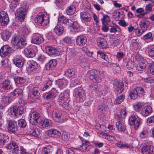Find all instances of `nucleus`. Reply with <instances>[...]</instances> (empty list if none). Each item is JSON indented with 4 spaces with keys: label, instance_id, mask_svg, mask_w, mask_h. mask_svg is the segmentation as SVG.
Segmentation results:
<instances>
[{
    "label": "nucleus",
    "instance_id": "obj_1",
    "mask_svg": "<svg viewBox=\"0 0 154 154\" xmlns=\"http://www.w3.org/2000/svg\"><path fill=\"white\" fill-rule=\"evenodd\" d=\"M90 79L94 83H99L102 81V78L100 72L97 70L92 69L88 71L87 73Z\"/></svg>",
    "mask_w": 154,
    "mask_h": 154
},
{
    "label": "nucleus",
    "instance_id": "obj_2",
    "mask_svg": "<svg viewBox=\"0 0 154 154\" xmlns=\"http://www.w3.org/2000/svg\"><path fill=\"white\" fill-rule=\"evenodd\" d=\"M36 23L40 26H45L47 25L49 22L48 16L43 14H38L35 19Z\"/></svg>",
    "mask_w": 154,
    "mask_h": 154
},
{
    "label": "nucleus",
    "instance_id": "obj_3",
    "mask_svg": "<svg viewBox=\"0 0 154 154\" xmlns=\"http://www.w3.org/2000/svg\"><path fill=\"white\" fill-rule=\"evenodd\" d=\"M11 43L15 46L20 48H22L27 45L26 39L20 36H14L11 40Z\"/></svg>",
    "mask_w": 154,
    "mask_h": 154
},
{
    "label": "nucleus",
    "instance_id": "obj_4",
    "mask_svg": "<svg viewBox=\"0 0 154 154\" xmlns=\"http://www.w3.org/2000/svg\"><path fill=\"white\" fill-rule=\"evenodd\" d=\"M142 123V119L137 115L132 114L129 117V124L131 125H134L135 129H137Z\"/></svg>",
    "mask_w": 154,
    "mask_h": 154
},
{
    "label": "nucleus",
    "instance_id": "obj_5",
    "mask_svg": "<svg viewBox=\"0 0 154 154\" xmlns=\"http://www.w3.org/2000/svg\"><path fill=\"white\" fill-rule=\"evenodd\" d=\"M29 122L34 125H37L41 120L40 114L36 112H31L29 115Z\"/></svg>",
    "mask_w": 154,
    "mask_h": 154
},
{
    "label": "nucleus",
    "instance_id": "obj_6",
    "mask_svg": "<svg viewBox=\"0 0 154 154\" xmlns=\"http://www.w3.org/2000/svg\"><path fill=\"white\" fill-rule=\"evenodd\" d=\"M11 113L14 116L18 117L23 113V107L22 106H18L16 105H13L11 108Z\"/></svg>",
    "mask_w": 154,
    "mask_h": 154
},
{
    "label": "nucleus",
    "instance_id": "obj_7",
    "mask_svg": "<svg viewBox=\"0 0 154 154\" xmlns=\"http://www.w3.org/2000/svg\"><path fill=\"white\" fill-rule=\"evenodd\" d=\"M75 95L78 102H82L85 99V91L81 88H76Z\"/></svg>",
    "mask_w": 154,
    "mask_h": 154
},
{
    "label": "nucleus",
    "instance_id": "obj_8",
    "mask_svg": "<svg viewBox=\"0 0 154 154\" xmlns=\"http://www.w3.org/2000/svg\"><path fill=\"white\" fill-rule=\"evenodd\" d=\"M27 9L25 8H21L16 11L17 19L20 21L24 20L26 16Z\"/></svg>",
    "mask_w": 154,
    "mask_h": 154
},
{
    "label": "nucleus",
    "instance_id": "obj_9",
    "mask_svg": "<svg viewBox=\"0 0 154 154\" xmlns=\"http://www.w3.org/2000/svg\"><path fill=\"white\" fill-rule=\"evenodd\" d=\"M7 149L10 150L13 154H17L19 152V148L17 143L12 141L6 147Z\"/></svg>",
    "mask_w": 154,
    "mask_h": 154
},
{
    "label": "nucleus",
    "instance_id": "obj_10",
    "mask_svg": "<svg viewBox=\"0 0 154 154\" xmlns=\"http://www.w3.org/2000/svg\"><path fill=\"white\" fill-rule=\"evenodd\" d=\"M139 55L137 54L136 56V59L138 61L141 60L142 61L137 66L136 69L139 71H141L146 68L147 64L148 63L147 62L148 60H143L142 61L143 59L142 58V59L139 58Z\"/></svg>",
    "mask_w": 154,
    "mask_h": 154
},
{
    "label": "nucleus",
    "instance_id": "obj_11",
    "mask_svg": "<svg viewBox=\"0 0 154 154\" xmlns=\"http://www.w3.org/2000/svg\"><path fill=\"white\" fill-rule=\"evenodd\" d=\"M116 118L117 119L118 121L116 123V127L119 131L124 132L126 129L125 125L121 121V117L119 115H116Z\"/></svg>",
    "mask_w": 154,
    "mask_h": 154
},
{
    "label": "nucleus",
    "instance_id": "obj_12",
    "mask_svg": "<svg viewBox=\"0 0 154 154\" xmlns=\"http://www.w3.org/2000/svg\"><path fill=\"white\" fill-rule=\"evenodd\" d=\"M11 51V48L9 45H4L0 49V55L2 57H5L10 54Z\"/></svg>",
    "mask_w": 154,
    "mask_h": 154
},
{
    "label": "nucleus",
    "instance_id": "obj_13",
    "mask_svg": "<svg viewBox=\"0 0 154 154\" xmlns=\"http://www.w3.org/2000/svg\"><path fill=\"white\" fill-rule=\"evenodd\" d=\"M87 42V38L84 35H81L77 36L76 38V45L79 46H85Z\"/></svg>",
    "mask_w": 154,
    "mask_h": 154
},
{
    "label": "nucleus",
    "instance_id": "obj_14",
    "mask_svg": "<svg viewBox=\"0 0 154 154\" xmlns=\"http://www.w3.org/2000/svg\"><path fill=\"white\" fill-rule=\"evenodd\" d=\"M41 89L40 86L38 85L37 87H34L32 89L31 97L33 100H35L40 96Z\"/></svg>",
    "mask_w": 154,
    "mask_h": 154
},
{
    "label": "nucleus",
    "instance_id": "obj_15",
    "mask_svg": "<svg viewBox=\"0 0 154 154\" xmlns=\"http://www.w3.org/2000/svg\"><path fill=\"white\" fill-rule=\"evenodd\" d=\"M45 49L47 52L50 56H57L60 54V51L57 49L53 47L47 46Z\"/></svg>",
    "mask_w": 154,
    "mask_h": 154
},
{
    "label": "nucleus",
    "instance_id": "obj_16",
    "mask_svg": "<svg viewBox=\"0 0 154 154\" xmlns=\"http://www.w3.org/2000/svg\"><path fill=\"white\" fill-rule=\"evenodd\" d=\"M44 41V38L40 34H35L31 40V42L34 44L39 45L42 43Z\"/></svg>",
    "mask_w": 154,
    "mask_h": 154
},
{
    "label": "nucleus",
    "instance_id": "obj_17",
    "mask_svg": "<svg viewBox=\"0 0 154 154\" xmlns=\"http://www.w3.org/2000/svg\"><path fill=\"white\" fill-rule=\"evenodd\" d=\"M24 54L27 57L32 58L35 56V52L32 48L30 47L24 49Z\"/></svg>",
    "mask_w": 154,
    "mask_h": 154
},
{
    "label": "nucleus",
    "instance_id": "obj_18",
    "mask_svg": "<svg viewBox=\"0 0 154 154\" xmlns=\"http://www.w3.org/2000/svg\"><path fill=\"white\" fill-rule=\"evenodd\" d=\"M40 125L41 128H48L52 125V122L48 119H44L40 121Z\"/></svg>",
    "mask_w": 154,
    "mask_h": 154
},
{
    "label": "nucleus",
    "instance_id": "obj_19",
    "mask_svg": "<svg viewBox=\"0 0 154 154\" xmlns=\"http://www.w3.org/2000/svg\"><path fill=\"white\" fill-rule=\"evenodd\" d=\"M81 140L82 144V146L80 147V149L83 151H89L91 147L89 142L83 139H81Z\"/></svg>",
    "mask_w": 154,
    "mask_h": 154
},
{
    "label": "nucleus",
    "instance_id": "obj_20",
    "mask_svg": "<svg viewBox=\"0 0 154 154\" xmlns=\"http://www.w3.org/2000/svg\"><path fill=\"white\" fill-rule=\"evenodd\" d=\"M17 123L13 120L9 121L8 129V131L12 132H15L17 129Z\"/></svg>",
    "mask_w": 154,
    "mask_h": 154
},
{
    "label": "nucleus",
    "instance_id": "obj_21",
    "mask_svg": "<svg viewBox=\"0 0 154 154\" xmlns=\"http://www.w3.org/2000/svg\"><path fill=\"white\" fill-rule=\"evenodd\" d=\"M69 20L72 21V23L71 26V30L75 33L78 32L80 30V25L77 21L74 22V20L72 17H71Z\"/></svg>",
    "mask_w": 154,
    "mask_h": 154
},
{
    "label": "nucleus",
    "instance_id": "obj_22",
    "mask_svg": "<svg viewBox=\"0 0 154 154\" xmlns=\"http://www.w3.org/2000/svg\"><path fill=\"white\" fill-rule=\"evenodd\" d=\"M97 41V44L100 47L103 49L107 48L108 44L105 39L103 38L98 37Z\"/></svg>",
    "mask_w": 154,
    "mask_h": 154
},
{
    "label": "nucleus",
    "instance_id": "obj_23",
    "mask_svg": "<svg viewBox=\"0 0 154 154\" xmlns=\"http://www.w3.org/2000/svg\"><path fill=\"white\" fill-rule=\"evenodd\" d=\"M57 92V90L55 89L54 88H52L51 91L46 94V99H53L56 96Z\"/></svg>",
    "mask_w": 154,
    "mask_h": 154
},
{
    "label": "nucleus",
    "instance_id": "obj_24",
    "mask_svg": "<svg viewBox=\"0 0 154 154\" xmlns=\"http://www.w3.org/2000/svg\"><path fill=\"white\" fill-rule=\"evenodd\" d=\"M107 25L111 27L110 29V32L111 33H115L116 32H119L121 29L118 26L112 22H109Z\"/></svg>",
    "mask_w": 154,
    "mask_h": 154
},
{
    "label": "nucleus",
    "instance_id": "obj_25",
    "mask_svg": "<svg viewBox=\"0 0 154 154\" xmlns=\"http://www.w3.org/2000/svg\"><path fill=\"white\" fill-rule=\"evenodd\" d=\"M57 63L56 60L51 59L50 60L46 65V67L48 70H51L56 66Z\"/></svg>",
    "mask_w": 154,
    "mask_h": 154
},
{
    "label": "nucleus",
    "instance_id": "obj_26",
    "mask_svg": "<svg viewBox=\"0 0 154 154\" xmlns=\"http://www.w3.org/2000/svg\"><path fill=\"white\" fill-rule=\"evenodd\" d=\"M55 85L60 89L65 87L67 85V81L64 79H58L55 83Z\"/></svg>",
    "mask_w": 154,
    "mask_h": 154
},
{
    "label": "nucleus",
    "instance_id": "obj_27",
    "mask_svg": "<svg viewBox=\"0 0 154 154\" xmlns=\"http://www.w3.org/2000/svg\"><path fill=\"white\" fill-rule=\"evenodd\" d=\"M28 69L30 71H33L36 69L38 67L37 63L32 60H28L27 63Z\"/></svg>",
    "mask_w": 154,
    "mask_h": 154
},
{
    "label": "nucleus",
    "instance_id": "obj_28",
    "mask_svg": "<svg viewBox=\"0 0 154 154\" xmlns=\"http://www.w3.org/2000/svg\"><path fill=\"white\" fill-rule=\"evenodd\" d=\"M80 15L81 19L86 22L90 21L92 19V16L91 14L86 12H81Z\"/></svg>",
    "mask_w": 154,
    "mask_h": 154
},
{
    "label": "nucleus",
    "instance_id": "obj_29",
    "mask_svg": "<svg viewBox=\"0 0 154 154\" xmlns=\"http://www.w3.org/2000/svg\"><path fill=\"white\" fill-rule=\"evenodd\" d=\"M152 111V108L150 106H145L142 109L141 112L142 115L146 117L150 115Z\"/></svg>",
    "mask_w": 154,
    "mask_h": 154
},
{
    "label": "nucleus",
    "instance_id": "obj_30",
    "mask_svg": "<svg viewBox=\"0 0 154 154\" xmlns=\"http://www.w3.org/2000/svg\"><path fill=\"white\" fill-rule=\"evenodd\" d=\"M113 16L116 21L122 20L124 17V12L122 11L118 12L116 11H115L113 13Z\"/></svg>",
    "mask_w": 154,
    "mask_h": 154
},
{
    "label": "nucleus",
    "instance_id": "obj_31",
    "mask_svg": "<svg viewBox=\"0 0 154 154\" xmlns=\"http://www.w3.org/2000/svg\"><path fill=\"white\" fill-rule=\"evenodd\" d=\"M2 88L5 90L12 89L13 86L11 82L9 80L5 81L2 83Z\"/></svg>",
    "mask_w": 154,
    "mask_h": 154
},
{
    "label": "nucleus",
    "instance_id": "obj_32",
    "mask_svg": "<svg viewBox=\"0 0 154 154\" xmlns=\"http://www.w3.org/2000/svg\"><path fill=\"white\" fill-rule=\"evenodd\" d=\"M9 138L7 135L2 133H0V144L3 146L6 144L9 140Z\"/></svg>",
    "mask_w": 154,
    "mask_h": 154
},
{
    "label": "nucleus",
    "instance_id": "obj_33",
    "mask_svg": "<svg viewBox=\"0 0 154 154\" xmlns=\"http://www.w3.org/2000/svg\"><path fill=\"white\" fill-rule=\"evenodd\" d=\"M123 84L122 82L117 83L113 84V87L118 93H121L123 91Z\"/></svg>",
    "mask_w": 154,
    "mask_h": 154
},
{
    "label": "nucleus",
    "instance_id": "obj_34",
    "mask_svg": "<svg viewBox=\"0 0 154 154\" xmlns=\"http://www.w3.org/2000/svg\"><path fill=\"white\" fill-rule=\"evenodd\" d=\"M63 28L62 26L57 24L54 29V32L58 35H61L63 32Z\"/></svg>",
    "mask_w": 154,
    "mask_h": 154
},
{
    "label": "nucleus",
    "instance_id": "obj_35",
    "mask_svg": "<svg viewBox=\"0 0 154 154\" xmlns=\"http://www.w3.org/2000/svg\"><path fill=\"white\" fill-rule=\"evenodd\" d=\"M62 116L61 112L57 109H54L52 111V116L54 119H59Z\"/></svg>",
    "mask_w": 154,
    "mask_h": 154
},
{
    "label": "nucleus",
    "instance_id": "obj_36",
    "mask_svg": "<svg viewBox=\"0 0 154 154\" xmlns=\"http://www.w3.org/2000/svg\"><path fill=\"white\" fill-rule=\"evenodd\" d=\"M13 62L16 66L19 68L22 67L24 64V61L21 58H17L14 60Z\"/></svg>",
    "mask_w": 154,
    "mask_h": 154
},
{
    "label": "nucleus",
    "instance_id": "obj_37",
    "mask_svg": "<svg viewBox=\"0 0 154 154\" xmlns=\"http://www.w3.org/2000/svg\"><path fill=\"white\" fill-rule=\"evenodd\" d=\"M64 95H63L61 94L59 97L58 99V101L59 102V104L60 105H61L64 102V99H67L69 96V94L67 92H65L64 93Z\"/></svg>",
    "mask_w": 154,
    "mask_h": 154
},
{
    "label": "nucleus",
    "instance_id": "obj_38",
    "mask_svg": "<svg viewBox=\"0 0 154 154\" xmlns=\"http://www.w3.org/2000/svg\"><path fill=\"white\" fill-rule=\"evenodd\" d=\"M147 60L149 61V63H148L149 64L148 68V72L149 73L154 75V63L148 59H147Z\"/></svg>",
    "mask_w": 154,
    "mask_h": 154
},
{
    "label": "nucleus",
    "instance_id": "obj_39",
    "mask_svg": "<svg viewBox=\"0 0 154 154\" xmlns=\"http://www.w3.org/2000/svg\"><path fill=\"white\" fill-rule=\"evenodd\" d=\"M53 149L51 146L48 145L43 149L42 152V154H51Z\"/></svg>",
    "mask_w": 154,
    "mask_h": 154
},
{
    "label": "nucleus",
    "instance_id": "obj_40",
    "mask_svg": "<svg viewBox=\"0 0 154 154\" xmlns=\"http://www.w3.org/2000/svg\"><path fill=\"white\" fill-rule=\"evenodd\" d=\"M11 95L14 97H17L19 96H21L23 95V90L20 88H16L11 93Z\"/></svg>",
    "mask_w": 154,
    "mask_h": 154
},
{
    "label": "nucleus",
    "instance_id": "obj_41",
    "mask_svg": "<svg viewBox=\"0 0 154 154\" xmlns=\"http://www.w3.org/2000/svg\"><path fill=\"white\" fill-rule=\"evenodd\" d=\"M2 38L4 41L7 40L10 37L11 33L7 29L4 30L1 33Z\"/></svg>",
    "mask_w": 154,
    "mask_h": 154
},
{
    "label": "nucleus",
    "instance_id": "obj_42",
    "mask_svg": "<svg viewBox=\"0 0 154 154\" xmlns=\"http://www.w3.org/2000/svg\"><path fill=\"white\" fill-rule=\"evenodd\" d=\"M125 98V95L123 94L119 96L117 95V97L114 101V104L116 105L120 104L124 101Z\"/></svg>",
    "mask_w": 154,
    "mask_h": 154
},
{
    "label": "nucleus",
    "instance_id": "obj_43",
    "mask_svg": "<svg viewBox=\"0 0 154 154\" xmlns=\"http://www.w3.org/2000/svg\"><path fill=\"white\" fill-rule=\"evenodd\" d=\"M124 63L128 69H132L134 68V63L131 60L128 59L126 61H124Z\"/></svg>",
    "mask_w": 154,
    "mask_h": 154
},
{
    "label": "nucleus",
    "instance_id": "obj_44",
    "mask_svg": "<svg viewBox=\"0 0 154 154\" xmlns=\"http://www.w3.org/2000/svg\"><path fill=\"white\" fill-rule=\"evenodd\" d=\"M69 20L64 16H61L58 18V22L62 25H66L69 23Z\"/></svg>",
    "mask_w": 154,
    "mask_h": 154
},
{
    "label": "nucleus",
    "instance_id": "obj_45",
    "mask_svg": "<svg viewBox=\"0 0 154 154\" xmlns=\"http://www.w3.org/2000/svg\"><path fill=\"white\" fill-rule=\"evenodd\" d=\"M30 132L31 135L34 137H37L40 134L41 131L38 128H35L32 129Z\"/></svg>",
    "mask_w": 154,
    "mask_h": 154
},
{
    "label": "nucleus",
    "instance_id": "obj_46",
    "mask_svg": "<svg viewBox=\"0 0 154 154\" xmlns=\"http://www.w3.org/2000/svg\"><path fill=\"white\" fill-rule=\"evenodd\" d=\"M143 105V103L140 102H137L133 104L134 109L137 112L140 110Z\"/></svg>",
    "mask_w": 154,
    "mask_h": 154
},
{
    "label": "nucleus",
    "instance_id": "obj_47",
    "mask_svg": "<svg viewBox=\"0 0 154 154\" xmlns=\"http://www.w3.org/2000/svg\"><path fill=\"white\" fill-rule=\"evenodd\" d=\"M129 96L131 99L132 100H135L137 98L138 94L135 89H132L131 91L129 94Z\"/></svg>",
    "mask_w": 154,
    "mask_h": 154
},
{
    "label": "nucleus",
    "instance_id": "obj_48",
    "mask_svg": "<svg viewBox=\"0 0 154 154\" xmlns=\"http://www.w3.org/2000/svg\"><path fill=\"white\" fill-rule=\"evenodd\" d=\"M49 132L52 137H59L61 133L58 130L55 129H51L49 130Z\"/></svg>",
    "mask_w": 154,
    "mask_h": 154
},
{
    "label": "nucleus",
    "instance_id": "obj_49",
    "mask_svg": "<svg viewBox=\"0 0 154 154\" xmlns=\"http://www.w3.org/2000/svg\"><path fill=\"white\" fill-rule=\"evenodd\" d=\"M76 10L75 6L72 5L69 7L66 10L67 14L69 15L72 14L75 12Z\"/></svg>",
    "mask_w": 154,
    "mask_h": 154
},
{
    "label": "nucleus",
    "instance_id": "obj_50",
    "mask_svg": "<svg viewBox=\"0 0 154 154\" xmlns=\"http://www.w3.org/2000/svg\"><path fill=\"white\" fill-rule=\"evenodd\" d=\"M142 38L145 41H148L150 40L151 41H153V38L152 37V34L151 32H149L144 35Z\"/></svg>",
    "mask_w": 154,
    "mask_h": 154
},
{
    "label": "nucleus",
    "instance_id": "obj_51",
    "mask_svg": "<svg viewBox=\"0 0 154 154\" xmlns=\"http://www.w3.org/2000/svg\"><path fill=\"white\" fill-rule=\"evenodd\" d=\"M59 137L62 142L67 141L69 138L68 134L66 132H62L60 136Z\"/></svg>",
    "mask_w": 154,
    "mask_h": 154
},
{
    "label": "nucleus",
    "instance_id": "obj_52",
    "mask_svg": "<svg viewBox=\"0 0 154 154\" xmlns=\"http://www.w3.org/2000/svg\"><path fill=\"white\" fill-rule=\"evenodd\" d=\"M14 80L16 83L19 84H22L25 82L24 78L21 77H15Z\"/></svg>",
    "mask_w": 154,
    "mask_h": 154
},
{
    "label": "nucleus",
    "instance_id": "obj_53",
    "mask_svg": "<svg viewBox=\"0 0 154 154\" xmlns=\"http://www.w3.org/2000/svg\"><path fill=\"white\" fill-rule=\"evenodd\" d=\"M75 70L74 68L68 69L67 70L66 74L69 77H71L74 75Z\"/></svg>",
    "mask_w": 154,
    "mask_h": 154
},
{
    "label": "nucleus",
    "instance_id": "obj_54",
    "mask_svg": "<svg viewBox=\"0 0 154 154\" xmlns=\"http://www.w3.org/2000/svg\"><path fill=\"white\" fill-rule=\"evenodd\" d=\"M22 33L24 36H26L29 34L30 32V29L27 26H24L22 29Z\"/></svg>",
    "mask_w": 154,
    "mask_h": 154
},
{
    "label": "nucleus",
    "instance_id": "obj_55",
    "mask_svg": "<svg viewBox=\"0 0 154 154\" xmlns=\"http://www.w3.org/2000/svg\"><path fill=\"white\" fill-rule=\"evenodd\" d=\"M149 23L147 21H143L140 22V25L141 28H144L143 30L147 29V27L149 26Z\"/></svg>",
    "mask_w": 154,
    "mask_h": 154
},
{
    "label": "nucleus",
    "instance_id": "obj_56",
    "mask_svg": "<svg viewBox=\"0 0 154 154\" xmlns=\"http://www.w3.org/2000/svg\"><path fill=\"white\" fill-rule=\"evenodd\" d=\"M101 20L103 24H107V25L108 23H108L110 21L109 17L107 15L104 14L103 15V17L101 19Z\"/></svg>",
    "mask_w": 154,
    "mask_h": 154
},
{
    "label": "nucleus",
    "instance_id": "obj_57",
    "mask_svg": "<svg viewBox=\"0 0 154 154\" xmlns=\"http://www.w3.org/2000/svg\"><path fill=\"white\" fill-rule=\"evenodd\" d=\"M139 40L138 39H133L131 41V44L135 49L138 48L139 45Z\"/></svg>",
    "mask_w": 154,
    "mask_h": 154
},
{
    "label": "nucleus",
    "instance_id": "obj_58",
    "mask_svg": "<svg viewBox=\"0 0 154 154\" xmlns=\"http://www.w3.org/2000/svg\"><path fill=\"white\" fill-rule=\"evenodd\" d=\"M18 125L21 128H24L26 125V122L23 119H20L18 121Z\"/></svg>",
    "mask_w": 154,
    "mask_h": 154
},
{
    "label": "nucleus",
    "instance_id": "obj_59",
    "mask_svg": "<svg viewBox=\"0 0 154 154\" xmlns=\"http://www.w3.org/2000/svg\"><path fill=\"white\" fill-rule=\"evenodd\" d=\"M148 53L149 57H154V46L149 48Z\"/></svg>",
    "mask_w": 154,
    "mask_h": 154
},
{
    "label": "nucleus",
    "instance_id": "obj_60",
    "mask_svg": "<svg viewBox=\"0 0 154 154\" xmlns=\"http://www.w3.org/2000/svg\"><path fill=\"white\" fill-rule=\"evenodd\" d=\"M151 146L148 145L143 146L142 148V152L143 154H148V150H149V148Z\"/></svg>",
    "mask_w": 154,
    "mask_h": 154
},
{
    "label": "nucleus",
    "instance_id": "obj_61",
    "mask_svg": "<svg viewBox=\"0 0 154 154\" xmlns=\"http://www.w3.org/2000/svg\"><path fill=\"white\" fill-rule=\"evenodd\" d=\"M9 21L8 17H6L3 18L2 20L0 19V22L2 25L5 26L7 25Z\"/></svg>",
    "mask_w": 154,
    "mask_h": 154
},
{
    "label": "nucleus",
    "instance_id": "obj_62",
    "mask_svg": "<svg viewBox=\"0 0 154 154\" xmlns=\"http://www.w3.org/2000/svg\"><path fill=\"white\" fill-rule=\"evenodd\" d=\"M9 60L7 58H5L1 61V65L4 67H6L8 66Z\"/></svg>",
    "mask_w": 154,
    "mask_h": 154
},
{
    "label": "nucleus",
    "instance_id": "obj_63",
    "mask_svg": "<svg viewBox=\"0 0 154 154\" xmlns=\"http://www.w3.org/2000/svg\"><path fill=\"white\" fill-rule=\"evenodd\" d=\"M89 89L91 90L92 91H94L96 93L97 92V90L98 89L97 86L93 84H91L89 86Z\"/></svg>",
    "mask_w": 154,
    "mask_h": 154
},
{
    "label": "nucleus",
    "instance_id": "obj_64",
    "mask_svg": "<svg viewBox=\"0 0 154 154\" xmlns=\"http://www.w3.org/2000/svg\"><path fill=\"white\" fill-rule=\"evenodd\" d=\"M64 0H55V3L59 7H61L64 4Z\"/></svg>",
    "mask_w": 154,
    "mask_h": 154
}]
</instances>
